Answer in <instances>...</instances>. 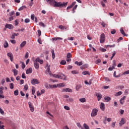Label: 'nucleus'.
<instances>
[{"label":"nucleus","mask_w":129,"mask_h":129,"mask_svg":"<svg viewBox=\"0 0 129 129\" xmlns=\"http://www.w3.org/2000/svg\"><path fill=\"white\" fill-rule=\"evenodd\" d=\"M28 89H29V86H28V84H26L24 86V89H25V90L27 91V90H28Z\"/></svg>","instance_id":"864d4df0"},{"label":"nucleus","mask_w":129,"mask_h":129,"mask_svg":"<svg viewBox=\"0 0 129 129\" xmlns=\"http://www.w3.org/2000/svg\"><path fill=\"white\" fill-rule=\"evenodd\" d=\"M100 107L103 111H104V109H105V105H104V103H101V104L100 105Z\"/></svg>","instance_id":"2eb2a0df"},{"label":"nucleus","mask_w":129,"mask_h":129,"mask_svg":"<svg viewBox=\"0 0 129 129\" xmlns=\"http://www.w3.org/2000/svg\"><path fill=\"white\" fill-rule=\"evenodd\" d=\"M13 71L14 72V76H17L18 75V70H17L16 69L14 70H13Z\"/></svg>","instance_id":"c756f323"},{"label":"nucleus","mask_w":129,"mask_h":129,"mask_svg":"<svg viewBox=\"0 0 129 129\" xmlns=\"http://www.w3.org/2000/svg\"><path fill=\"white\" fill-rule=\"evenodd\" d=\"M13 20H14V17H13L12 16L9 17V22H11V21H13Z\"/></svg>","instance_id":"69168bd1"},{"label":"nucleus","mask_w":129,"mask_h":129,"mask_svg":"<svg viewBox=\"0 0 129 129\" xmlns=\"http://www.w3.org/2000/svg\"><path fill=\"white\" fill-rule=\"evenodd\" d=\"M113 69H114V67H110L108 68L109 71H112Z\"/></svg>","instance_id":"680f3d73"},{"label":"nucleus","mask_w":129,"mask_h":129,"mask_svg":"<svg viewBox=\"0 0 129 129\" xmlns=\"http://www.w3.org/2000/svg\"><path fill=\"white\" fill-rule=\"evenodd\" d=\"M46 1L48 4L50 5V6H53L54 5L55 0H46Z\"/></svg>","instance_id":"4468645a"},{"label":"nucleus","mask_w":129,"mask_h":129,"mask_svg":"<svg viewBox=\"0 0 129 129\" xmlns=\"http://www.w3.org/2000/svg\"><path fill=\"white\" fill-rule=\"evenodd\" d=\"M15 14V11H11V12L9 13V15L10 16V17H12V16H14Z\"/></svg>","instance_id":"5fc2aeb1"},{"label":"nucleus","mask_w":129,"mask_h":129,"mask_svg":"<svg viewBox=\"0 0 129 129\" xmlns=\"http://www.w3.org/2000/svg\"><path fill=\"white\" fill-rule=\"evenodd\" d=\"M81 102L84 103L86 101V99L85 98H82L79 99Z\"/></svg>","instance_id":"f704fd0d"},{"label":"nucleus","mask_w":129,"mask_h":129,"mask_svg":"<svg viewBox=\"0 0 129 129\" xmlns=\"http://www.w3.org/2000/svg\"><path fill=\"white\" fill-rule=\"evenodd\" d=\"M108 47H109V48H114V47H115V44L106 45V48H108Z\"/></svg>","instance_id":"e433bc0d"},{"label":"nucleus","mask_w":129,"mask_h":129,"mask_svg":"<svg viewBox=\"0 0 129 129\" xmlns=\"http://www.w3.org/2000/svg\"><path fill=\"white\" fill-rule=\"evenodd\" d=\"M46 88L47 89L49 88H56L57 86L56 85H46L45 86Z\"/></svg>","instance_id":"6e6552de"},{"label":"nucleus","mask_w":129,"mask_h":129,"mask_svg":"<svg viewBox=\"0 0 129 129\" xmlns=\"http://www.w3.org/2000/svg\"><path fill=\"white\" fill-rule=\"evenodd\" d=\"M39 26H41V27H45V24H44L43 22H40Z\"/></svg>","instance_id":"774afa93"},{"label":"nucleus","mask_w":129,"mask_h":129,"mask_svg":"<svg viewBox=\"0 0 129 129\" xmlns=\"http://www.w3.org/2000/svg\"><path fill=\"white\" fill-rule=\"evenodd\" d=\"M125 123V119L124 118H121V120L119 123L120 126H122V125H123V124H124Z\"/></svg>","instance_id":"1a4fd4ad"},{"label":"nucleus","mask_w":129,"mask_h":129,"mask_svg":"<svg viewBox=\"0 0 129 129\" xmlns=\"http://www.w3.org/2000/svg\"><path fill=\"white\" fill-rule=\"evenodd\" d=\"M25 73H23L22 74V78H23V79H26L27 78V77L25 76Z\"/></svg>","instance_id":"603ef678"},{"label":"nucleus","mask_w":129,"mask_h":129,"mask_svg":"<svg viewBox=\"0 0 129 129\" xmlns=\"http://www.w3.org/2000/svg\"><path fill=\"white\" fill-rule=\"evenodd\" d=\"M77 125L80 129H84V128H83V127H82V126H81V124H80V123H77Z\"/></svg>","instance_id":"79ce46f5"},{"label":"nucleus","mask_w":129,"mask_h":129,"mask_svg":"<svg viewBox=\"0 0 129 129\" xmlns=\"http://www.w3.org/2000/svg\"><path fill=\"white\" fill-rule=\"evenodd\" d=\"M7 56L10 57L11 62H13V55L12 52H9L7 54Z\"/></svg>","instance_id":"f8f14e48"},{"label":"nucleus","mask_w":129,"mask_h":129,"mask_svg":"<svg viewBox=\"0 0 129 129\" xmlns=\"http://www.w3.org/2000/svg\"><path fill=\"white\" fill-rule=\"evenodd\" d=\"M83 75H89V72L88 71H84L82 73Z\"/></svg>","instance_id":"a19ab883"},{"label":"nucleus","mask_w":129,"mask_h":129,"mask_svg":"<svg viewBox=\"0 0 129 129\" xmlns=\"http://www.w3.org/2000/svg\"><path fill=\"white\" fill-rule=\"evenodd\" d=\"M81 87V86L80 85H78L76 86V89L77 91H78V90H79V89H80V88Z\"/></svg>","instance_id":"09e8293b"},{"label":"nucleus","mask_w":129,"mask_h":129,"mask_svg":"<svg viewBox=\"0 0 129 129\" xmlns=\"http://www.w3.org/2000/svg\"><path fill=\"white\" fill-rule=\"evenodd\" d=\"M28 105L31 112H34V110H35V108H34V106H33V104H32V102H29Z\"/></svg>","instance_id":"423d86ee"},{"label":"nucleus","mask_w":129,"mask_h":129,"mask_svg":"<svg viewBox=\"0 0 129 129\" xmlns=\"http://www.w3.org/2000/svg\"><path fill=\"white\" fill-rule=\"evenodd\" d=\"M64 108L66 109V110H70V108L68 106H64Z\"/></svg>","instance_id":"13d9d810"},{"label":"nucleus","mask_w":129,"mask_h":129,"mask_svg":"<svg viewBox=\"0 0 129 129\" xmlns=\"http://www.w3.org/2000/svg\"><path fill=\"white\" fill-rule=\"evenodd\" d=\"M58 28L59 29H60V30H67V27L63 25H59Z\"/></svg>","instance_id":"4be33fe9"},{"label":"nucleus","mask_w":129,"mask_h":129,"mask_svg":"<svg viewBox=\"0 0 129 129\" xmlns=\"http://www.w3.org/2000/svg\"><path fill=\"white\" fill-rule=\"evenodd\" d=\"M5 125H3V123L2 121H0V129H5Z\"/></svg>","instance_id":"72a5a7b5"},{"label":"nucleus","mask_w":129,"mask_h":129,"mask_svg":"<svg viewBox=\"0 0 129 129\" xmlns=\"http://www.w3.org/2000/svg\"><path fill=\"white\" fill-rule=\"evenodd\" d=\"M14 95H16V96L19 95V90H16L14 92Z\"/></svg>","instance_id":"4c0bfd02"},{"label":"nucleus","mask_w":129,"mask_h":129,"mask_svg":"<svg viewBox=\"0 0 129 129\" xmlns=\"http://www.w3.org/2000/svg\"><path fill=\"white\" fill-rule=\"evenodd\" d=\"M52 77L54 78H58V79H63V80L64 81L66 80V78H67V77L63 74H60L58 75L54 74L52 75Z\"/></svg>","instance_id":"f03ea898"},{"label":"nucleus","mask_w":129,"mask_h":129,"mask_svg":"<svg viewBox=\"0 0 129 129\" xmlns=\"http://www.w3.org/2000/svg\"><path fill=\"white\" fill-rule=\"evenodd\" d=\"M63 91H64L65 92H72V90L70 88L64 89Z\"/></svg>","instance_id":"393cba45"},{"label":"nucleus","mask_w":129,"mask_h":129,"mask_svg":"<svg viewBox=\"0 0 129 129\" xmlns=\"http://www.w3.org/2000/svg\"><path fill=\"white\" fill-rule=\"evenodd\" d=\"M83 126L85 129H89V126L87 123H84Z\"/></svg>","instance_id":"58836bf2"},{"label":"nucleus","mask_w":129,"mask_h":129,"mask_svg":"<svg viewBox=\"0 0 129 129\" xmlns=\"http://www.w3.org/2000/svg\"><path fill=\"white\" fill-rule=\"evenodd\" d=\"M0 113H1L2 115H4V114H5V111L1 108H0Z\"/></svg>","instance_id":"3c124183"},{"label":"nucleus","mask_w":129,"mask_h":129,"mask_svg":"<svg viewBox=\"0 0 129 129\" xmlns=\"http://www.w3.org/2000/svg\"><path fill=\"white\" fill-rule=\"evenodd\" d=\"M15 35H16V33H13L11 37V39H15L16 38Z\"/></svg>","instance_id":"bf43d9fd"},{"label":"nucleus","mask_w":129,"mask_h":129,"mask_svg":"<svg viewBox=\"0 0 129 129\" xmlns=\"http://www.w3.org/2000/svg\"><path fill=\"white\" fill-rule=\"evenodd\" d=\"M51 53H52V58L55 59V52H54V50H51Z\"/></svg>","instance_id":"a18cd8bd"},{"label":"nucleus","mask_w":129,"mask_h":129,"mask_svg":"<svg viewBox=\"0 0 129 129\" xmlns=\"http://www.w3.org/2000/svg\"><path fill=\"white\" fill-rule=\"evenodd\" d=\"M120 32L121 34H122V35H123V36H126V37L127 36V34H126L124 33V31H123V29L122 28H120Z\"/></svg>","instance_id":"5701e85b"},{"label":"nucleus","mask_w":129,"mask_h":129,"mask_svg":"<svg viewBox=\"0 0 129 129\" xmlns=\"http://www.w3.org/2000/svg\"><path fill=\"white\" fill-rule=\"evenodd\" d=\"M57 40H63L61 37H54L52 38V41H57Z\"/></svg>","instance_id":"bb28decb"},{"label":"nucleus","mask_w":129,"mask_h":129,"mask_svg":"<svg viewBox=\"0 0 129 129\" xmlns=\"http://www.w3.org/2000/svg\"><path fill=\"white\" fill-rule=\"evenodd\" d=\"M75 64H76V65H77L78 66H81L83 64V63H82V61L81 62H78L77 61L75 62Z\"/></svg>","instance_id":"b1692460"},{"label":"nucleus","mask_w":129,"mask_h":129,"mask_svg":"<svg viewBox=\"0 0 129 129\" xmlns=\"http://www.w3.org/2000/svg\"><path fill=\"white\" fill-rule=\"evenodd\" d=\"M104 100H106L107 102H108V101L111 100V98H110V97H106L104 98Z\"/></svg>","instance_id":"c85d7f7f"},{"label":"nucleus","mask_w":129,"mask_h":129,"mask_svg":"<svg viewBox=\"0 0 129 129\" xmlns=\"http://www.w3.org/2000/svg\"><path fill=\"white\" fill-rule=\"evenodd\" d=\"M34 67L35 69H39V63L36 61L34 62Z\"/></svg>","instance_id":"6ab92c4d"},{"label":"nucleus","mask_w":129,"mask_h":129,"mask_svg":"<svg viewBox=\"0 0 129 129\" xmlns=\"http://www.w3.org/2000/svg\"><path fill=\"white\" fill-rule=\"evenodd\" d=\"M65 86V84L64 83H59L57 84L56 87H64Z\"/></svg>","instance_id":"412c9836"},{"label":"nucleus","mask_w":129,"mask_h":129,"mask_svg":"<svg viewBox=\"0 0 129 129\" xmlns=\"http://www.w3.org/2000/svg\"><path fill=\"white\" fill-rule=\"evenodd\" d=\"M122 94V92L121 91H119L118 92H117L115 94V96H120V95H121Z\"/></svg>","instance_id":"cd10ccee"},{"label":"nucleus","mask_w":129,"mask_h":129,"mask_svg":"<svg viewBox=\"0 0 129 129\" xmlns=\"http://www.w3.org/2000/svg\"><path fill=\"white\" fill-rule=\"evenodd\" d=\"M10 42L12 44H16V40H15V39L10 40Z\"/></svg>","instance_id":"0e129e2a"},{"label":"nucleus","mask_w":129,"mask_h":129,"mask_svg":"<svg viewBox=\"0 0 129 129\" xmlns=\"http://www.w3.org/2000/svg\"><path fill=\"white\" fill-rule=\"evenodd\" d=\"M39 83L40 82L37 79H33L32 80H31V84H32V85H35V84H39Z\"/></svg>","instance_id":"0eeeda50"},{"label":"nucleus","mask_w":129,"mask_h":129,"mask_svg":"<svg viewBox=\"0 0 129 129\" xmlns=\"http://www.w3.org/2000/svg\"><path fill=\"white\" fill-rule=\"evenodd\" d=\"M96 96L97 97L98 101H99V100H100V99L102 98V95H101V94L100 93H96Z\"/></svg>","instance_id":"9b49d317"},{"label":"nucleus","mask_w":129,"mask_h":129,"mask_svg":"<svg viewBox=\"0 0 129 129\" xmlns=\"http://www.w3.org/2000/svg\"><path fill=\"white\" fill-rule=\"evenodd\" d=\"M71 57H72V54H71V53H68L67 55V58H71Z\"/></svg>","instance_id":"37998d69"},{"label":"nucleus","mask_w":129,"mask_h":129,"mask_svg":"<svg viewBox=\"0 0 129 129\" xmlns=\"http://www.w3.org/2000/svg\"><path fill=\"white\" fill-rule=\"evenodd\" d=\"M101 60L100 59H98L95 61V63H96V64H99V63H101Z\"/></svg>","instance_id":"c03bdc74"},{"label":"nucleus","mask_w":129,"mask_h":129,"mask_svg":"<svg viewBox=\"0 0 129 129\" xmlns=\"http://www.w3.org/2000/svg\"><path fill=\"white\" fill-rule=\"evenodd\" d=\"M60 64L61 65H66V60H61V62H60Z\"/></svg>","instance_id":"ea45409f"},{"label":"nucleus","mask_w":129,"mask_h":129,"mask_svg":"<svg viewBox=\"0 0 129 129\" xmlns=\"http://www.w3.org/2000/svg\"><path fill=\"white\" fill-rule=\"evenodd\" d=\"M9 47V43H8V41H5L4 43V48H8Z\"/></svg>","instance_id":"473e14b6"},{"label":"nucleus","mask_w":129,"mask_h":129,"mask_svg":"<svg viewBox=\"0 0 129 129\" xmlns=\"http://www.w3.org/2000/svg\"><path fill=\"white\" fill-rule=\"evenodd\" d=\"M105 41V35L104 33H103L101 35V36H100V43H101V44H102V43H104Z\"/></svg>","instance_id":"39448f33"},{"label":"nucleus","mask_w":129,"mask_h":129,"mask_svg":"<svg viewBox=\"0 0 129 129\" xmlns=\"http://www.w3.org/2000/svg\"><path fill=\"white\" fill-rule=\"evenodd\" d=\"M24 9H27V7H26V6H23L21 7H20L18 10L19 11H23V10H24Z\"/></svg>","instance_id":"c9c22d12"},{"label":"nucleus","mask_w":129,"mask_h":129,"mask_svg":"<svg viewBox=\"0 0 129 129\" xmlns=\"http://www.w3.org/2000/svg\"><path fill=\"white\" fill-rule=\"evenodd\" d=\"M35 92H36V90L35 89V87H32V93L33 95H34V94H35Z\"/></svg>","instance_id":"de8ad7c7"},{"label":"nucleus","mask_w":129,"mask_h":129,"mask_svg":"<svg viewBox=\"0 0 129 129\" xmlns=\"http://www.w3.org/2000/svg\"><path fill=\"white\" fill-rule=\"evenodd\" d=\"M53 7H58V8H63V7H67V5L68 4V2L65 3L63 2V3L61 2H57L56 1H54V2Z\"/></svg>","instance_id":"f257e3e1"},{"label":"nucleus","mask_w":129,"mask_h":129,"mask_svg":"<svg viewBox=\"0 0 129 129\" xmlns=\"http://www.w3.org/2000/svg\"><path fill=\"white\" fill-rule=\"evenodd\" d=\"M5 26L6 28L9 29L10 30H13V29H14V26L12 24H6Z\"/></svg>","instance_id":"9d476101"},{"label":"nucleus","mask_w":129,"mask_h":129,"mask_svg":"<svg viewBox=\"0 0 129 129\" xmlns=\"http://www.w3.org/2000/svg\"><path fill=\"white\" fill-rule=\"evenodd\" d=\"M88 64H85L83 65L82 67H80L81 69H85V68H88Z\"/></svg>","instance_id":"a878e982"},{"label":"nucleus","mask_w":129,"mask_h":129,"mask_svg":"<svg viewBox=\"0 0 129 129\" xmlns=\"http://www.w3.org/2000/svg\"><path fill=\"white\" fill-rule=\"evenodd\" d=\"M22 69H25V68H26V64H25V63L24 62H22Z\"/></svg>","instance_id":"052dcab7"},{"label":"nucleus","mask_w":129,"mask_h":129,"mask_svg":"<svg viewBox=\"0 0 129 129\" xmlns=\"http://www.w3.org/2000/svg\"><path fill=\"white\" fill-rule=\"evenodd\" d=\"M32 71H33V69H32L31 68H30L26 70V74H31Z\"/></svg>","instance_id":"f3484780"},{"label":"nucleus","mask_w":129,"mask_h":129,"mask_svg":"<svg viewBox=\"0 0 129 129\" xmlns=\"http://www.w3.org/2000/svg\"><path fill=\"white\" fill-rule=\"evenodd\" d=\"M9 86H10V89H14V83H10Z\"/></svg>","instance_id":"49530a36"},{"label":"nucleus","mask_w":129,"mask_h":129,"mask_svg":"<svg viewBox=\"0 0 129 129\" xmlns=\"http://www.w3.org/2000/svg\"><path fill=\"white\" fill-rule=\"evenodd\" d=\"M71 73L72 74H78L79 73L77 71H72Z\"/></svg>","instance_id":"8fccbe9b"},{"label":"nucleus","mask_w":129,"mask_h":129,"mask_svg":"<svg viewBox=\"0 0 129 129\" xmlns=\"http://www.w3.org/2000/svg\"><path fill=\"white\" fill-rule=\"evenodd\" d=\"M116 31H115V29H113V30H112L111 31V34H112V35H114V34H115L116 33Z\"/></svg>","instance_id":"e2e57ef3"},{"label":"nucleus","mask_w":129,"mask_h":129,"mask_svg":"<svg viewBox=\"0 0 129 129\" xmlns=\"http://www.w3.org/2000/svg\"><path fill=\"white\" fill-rule=\"evenodd\" d=\"M129 74V70L125 71L123 74L122 75H126Z\"/></svg>","instance_id":"6e6d98bb"},{"label":"nucleus","mask_w":129,"mask_h":129,"mask_svg":"<svg viewBox=\"0 0 129 129\" xmlns=\"http://www.w3.org/2000/svg\"><path fill=\"white\" fill-rule=\"evenodd\" d=\"M4 89L5 88L4 87H0V94H3L4 91L3 90H4Z\"/></svg>","instance_id":"2f4dec72"},{"label":"nucleus","mask_w":129,"mask_h":129,"mask_svg":"<svg viewBox=\"0 0 129 129\" xmlns=\"http://www.w3.org/2000/svg\"><path fill=\"white\" fill-rule=\"evenodd\" d=\"M125 98H126V97L123 96L120 99L119 102L120 104L122 105L123 103H124V99H125Z\"/></svg>","instance_id":"ddd939ff"},{"label":"nucleus","mask_w":129,"mask_h":129,"mask_svg":"<svg viewBox=\"0 0 129 129\" xmlns=\"http://www.w3.org/2000/svg\"><path fill=\"white\" fill-rule=\"evenodd\" d=\"M46 67H47V69L45 71L46 74H49V75H50V76H53V75H54V74H52V72H51V71H50V66H49L48 67V64H46Z\"/></svg>","instance_id":"20e7f679"},{"label":"nucleus","mask_w":129,"mask_h":129,"mask_svg":"<svg viewBox=\"0 0 129 129\" xmlns=\"http://www.w3.org/2000/svg\"><path fill=\"white\" fill-rule=\"evenodd\" d=\"M24 22L26 23H30V19L28 18H26L25 19Z\"/></svg>","instance_id":"4d7b16f0"},{"label":"nucleus","mask_w":129,"mask_h":129,"mask_svg":"<svg viewBox=\"0 0 129 129\" xmlns=\"http://www.w3.org/2000/svg\"><path fill=\"white\" fill-rule=\"evenodd\" d=\"M35 61L37 62H39L40 64H43L44 63V61L42 59H40V58L39 57L36 58Z\"/></svg>","instance_id":"dca6fc26"},{"label":"nucleus","mask_w":129,"mask_h":129,"mask_svg":"<svg viewBox=\"0 0 129 129\" xmlns=\"http://www.w3.org/2000/svg\"><path fill=\"white\" fill-rule=\"evenodd\" d=\"M113 76L114 77H115L116 78H119L120 77V75H118L116 76V72H114L113 73Z\"/></svg>","instance_id":"7c9ffc66"},{"label":"nucleus","mask_w":129,"mask_h":129,"mask_svg":"<svg viewBox=\"0 0 129 129\" xmlns=\"http://www.w3.org/2000/svg\"><path fill=\"white\" fill-rule=\"evenodd\" d=\"M28 57H29V52H27L25 54V58L28 59Z\"/></svg>","instance_id":"338daca9"},{"label":"nucleus","mask_w":129,"mask_h":129,"mask_svg":"<svg viewBox=\"0 0 129 129\" xmlns=\"http://www.w3.org/2000/svg\"><path fill=\"white\" fill-rule=\"evenodd\" d=\"M26 44H27V41H23L20 44L21 48H23V47H25V46L26 45Z\"/></svg>","instance_id":"aec40b11"},{"label":"nucleus","mask_w":129,"mask_h":129,"mask_svg":"<svg viewBox=\"0 0 129 129\" xmlns=\"http://www.w3.org/2000/svg\"><path fill=\"white\" fill-rule=\"evenodd\" d=\"M97 112H98V109L96 108L93 109L91 113V116L92 117H94V116H96V115L97 114Z\"/></svg>","instance_id":"7ed1b4c3"},{"label":"nucleus","mask_w":129,"mask_h":129,"mask_svg":"<svg viewBox=\"0 0 129 129\" xmlns=\"http://www.w3.org/2000/svg\"><path fill=\"white\" fill-rule=\"evenodd\" d=\"M75 5H76V2H73L71 5L67 7V10H68V9H72V8H73Z\"/></svg>","instance_id":"a211bd4d"}]
</instances>
